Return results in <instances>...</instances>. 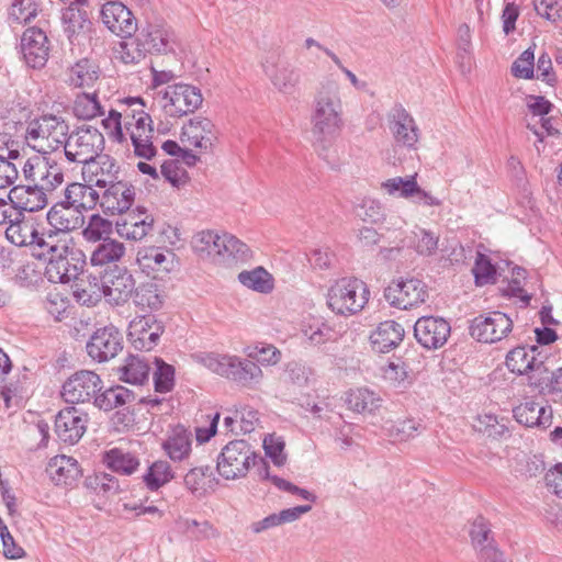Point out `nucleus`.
I'll return each instance as SVG.
<instances>
[{
	"label": "nucleus",
	"instance_id": "1",
	"mask_svg": "<svg viewBox=\"0 0 562 562\" xmlns=\"http://www.w3.org/2000/svg\"><path fill=\"white\" fill-rule=\"evenodd\" d=\"M311 122L315 144L325 150L344 125L342 102L336 85L323 86L317 91Z\"/></svg>",
	"mask_w": 562,
	"mask_h": 562
},
{
	"label": "nucleus",
	"instance_id": "2",
	"mask_svg": "<svg viewBox=\"0 0 562 562\" xmlns=\"http://www.w3.org/2000/svg\"><path fill=\"white\" fill-rule=\"evenodd\" d=\"M40 260L47 261L45 274L50 282L68 283L78 279L86 265V256L82 250L76 248L72 238L48 239L43 241Z\"/></svg>",
	"mask_w": 562,
	"mask_h": 562
},
{
	"label": "nucleus",
	"instance_id": "3",
	"mask_svg": "<svg viewBox=\"0 0 562 562\" xmlns=\"http://www.w3.org/2000/svg\"><path fill=\"white\" fill-rule=\"evenodd\" d=\"M194 359L213 373L241 386H257L263 379V372L259 364L248 357L245 359L235 355L206 352L194 355Z\"/></svg>",
	"mask_w": 562,
	"mask_h": 562
},
{
	"label": "nucleus",
	"instance_id": "4",
	"mask_svg": "<svg viewBox=\"0 0 562 562\" xmlns=\"http://www.w3.org/2000/svg\"><path fill=\"white\" fill-rule=\"evenodd\" d=\"M68 130V123L63 116L44 114L27 124L25 139L29 146L45 155L61 148Z\"/></svg>",
	"mask_w": 562,
	"mask_h": 562
},
{
	"label": "nucleus",
	"instance_id": "5",
	"mask_svg": "<svg viewBox=\"0 0 562 562\" xmlns=\"http://www.w3.org/2000/svg\"><path fill=\"white\" fill-rule=\"evenodd\" d=\"M370 297L368 285L358 278H341L327 292V305L336 314L355 315Z\"/></svg>",
	"mask_w": 562,
	"mask_h": 562
},
{
	"label": "nucleus",
	"instance_id": "6",
	"mask_svg": "<svg viewBox=\"0 0 562 562\" xmlns=\"http://www.w3.org/2000/svg\"><path fill=\"white\" fill-rule=\"evenodd\" d=\"M61 147L69 162L85 167L103 150L104 137L97 127L83 125L68 134Z\"/></svg>",
	"mask_w": 562,
	"mask_h": 562
},
{
	"label": "nucleus",
	"instance_id": "7",
	"mask_svg": "<svg viewBox=\"0 0 562 562\" xmlns=\"http://www.w3.org/2000/svg\"><path fill=\"white\" fill-rule=\"evenodd\" d=\"M256 465V453L245 440L228 442L217 458V471L226 480H236L247 474L250 465Z\"/></svg>",
	"mask_w": 562,
	"mask_h": 562
},
{
	"label": "nucleus",
	"instance_id": "8",
	"mask_svg": "<svg viewBox=\"0 0 562 562\" xmlns=\"http://www.w3.org/2000/svg\"><path fill=\"white\" fill-rule=\"evenodd\" d=\"M203 102L199 88L187 83L169 85L161 98V108L166 115L181 117L193 113Z\"/></svg>",
	"mask_w": 562,
	"mask_h": 562
},
{
	"label": "nucleus",
	"instance_id": "9",
	"mask_svg": "<svg viewBox=\"0 0 562 562\" xmlns=\"http://www.w3.org/2000/svg\"><path fill=\"white\" fill-rule=\"evenodd\" d=\"M386 301L400 310H411L425 303L429 296L427 284L417 278L393 281L384 292Z\"/></svg>",
	"mask_w": 562,
	"mask_h": 562
},
{
	"label": "nucleus",
	"instance_id": "10",
	"mask_svg": "<svg viewBox=\"0 0 562 562\" xmlns=\"http://www.w3.org/2000/svg\"><path fill=\"white\" fill-rule=\"evenodd\" d=\"M102 387V380L95 372L80 370L65 381L61 396L70 404L89 403L91 400L94 401Z\"/></svg>",
	"mask_w": 562,
	"mask_h": 562
},
{
	"label": "nucleus",
	"instance_id": "11",
	"mask_svg": "<svg viewBox=\"0 0 562 562\" xmlns=\"http://www.w3.org/2000/svg\"><path fill=\"white\" fill-rule=\"evenodd\" d=\"M513 329V321L503 312L494 311L474 317L471 336L481 342L493 344L505 338Z\"/></svg>",
	"mask_w": 562,
	"mask_h": 562
},
{
	"label": "nucleus",
	"instance_id": "12",
	"mask_svg": "<svg viewBox=\"0 0 562 562\" xmlns=\"http://www.w3.org/2000/svg\"><path fill=\"white\" fill-rule=\"evenodd\" d=\"M122 349L123 337L112 325L98 328L86 345L88 356L99 363L115 358Z\"/></svg>",
	"mask_w": 562,
	"mask_h": 562
},
{
	"label": "nucleus",
	"instance_id": "13",
	"mask_svg": "<svg viewBox=\"0 0 562 562\" xmlns=\"http://www.w3.org/2000/svg\"><path fill=\"white\" fill-rule=\"evenodd\" d=\"M262 68L272 85L282 93H292L299 83V69L278 52H270L265 56Z\"/></svg>",
	"mask_w": 562,
	"mask_h": 562
},
{
	"label": "nucleus",
	"instance_id": "14",
	"mask_svg": "<svg viewBox=\"0 0 562 562\" xmlns=\"http://www.w3.org/2000/svg\"><path fill=\"white\" fill-rule=\"evenodd\" d=\"M5 236L8 240L19 247H30L32 256L38 259V255L45 250L42 249L43 241L48 239H55L56 235L40 234L34 225L30 221H23L22 217L19 220H11L9 226L5 229Z\"/></svg>",
	"mask_w": 562,
	"mask_h": 562
},
{
	"label": "nucleus",
	"instance_id": "15",
	"mask_svg": "<svg viewBox=\"0 0 562 562\" xmlns=\"http://www.w3.org/2000/svg\"><path fill=\"white\" fill-rule=\"evenodd\" d=\"M450 331V324L441 317L423 316L414 326L416 340L429 350L441 348L447 342Z\"/></svg>",
	"mask_w": 562,
	"mask_h": 562
},
{
	"label": "nucleus",
	"instance_id": "16",
	"mask_svg": "<svg viewBox=\"0 0 562 562\" xmlns=\"http://www.w3.org/2000/svg\"><path fill=\"white\" fill-rule=\"evenodd\" d=\"M88 415L75 406L61 409L55 419V434L64 443H77L87 430Z\"/></svg>",
	"mask_w": 562,
	"mask_h": 562
},
{
	"label": "nucleus",
	"instance_id": "17",
	"mask_svg": "<svg viewBox=\"0 0 562 562\" xmlns=\"http://www.w3.org/2000/svg\"><path fill=\"white\" fill-rule=\"evenodd\" d=\"M165 327L154 315L135 317L128 325V339L138 350H151L162 335Z\"/></svg>",
	"mask_w": 562,
	"mask_h": 562
},
{
	"label": "nucleus",
	"instance_id": "18",
	"mask_svg": "<svg viewBox=\"0 0 562 562\" xmlns=\"http://www.w3.org/2000/svg\"><path fill=\"white\" fill-rule=\"evenodd\" d=\"M103 24L121 37H130L137 31V21L132 11L119 1L104 3L100 11Z\"/></svg>",
	"mask_w": 562,
	"mask_h": 562
},
{
	"label": "nucleus",
	"instance_id": "19",
	"mask_svg": "<svg viewBox=\"0 0 562 562\" xmlns=\"http://www.w3.org/2000/svg\"><path fill=\"white\" fill-rule=\"evenodd\" d=\"M389 128L396 144L414 149L419 139V128L406 109L396 104L389 113Z\"/></svg>",
	"mask_w": 562,
	"mask_h": 562
},
{
	"label": "nucleus",
	"instance_id": "20",
	"mask_svg": "<svg viewBox=\"0 0 562 562\" xmlns=\"http://www.w3.org/2000/svg\"><path fill=\"white\" fill-rule=\"evenodd\" d=\"M47 222L52 229L47 235H56V239L70 238L68 233L83 226L85 216L75 211L74 207L64 203V200L55 203L46 214Z\"/></svg>",
	"mask_w": 562,
	"mask_h": 562
},
{
	"label": "nucleus",
	"instance_id": "21",
	"mask_svg": "<svg viewBox=\"0 0 562 562\" xmlns=\"http://www.w3.org/2000/svg\"><path fill=\"white\" fill-rule=\"evenodd\" d=\"M103 288L110 304L122 305L133 295L135 279L127 269L115 266L103 274Z\"/></svg>",
	"mask_w": 562,
	"mask_h": 562
},
{
	"label": "nucleus",
	"instance_id": "22",
	"mask_svg": "<svg viewBox=\"0 0 562 562\" xmlns=\"http://www.w3.org/2000/svg\"><path fill=\"white\" fill-rule=\"evenodd\" d=\"M120 165L109 155H99L81 170L85 182L104 189L120 180Z\"/></svg>",
	"mask_w": 562,
	"mask_h": 562
},
{
	"label": "nucleus",
	"instance_id": "23",
	"mask_svg": "<svg viewBox=\"0 0 562 562\" xmlns=\"http://www.w3.org/2000/svg\"><path fill=\"white\" fill-rule=\"evenodd\" d=\"M135 200V188L127 181L117 180L104 189L99 205L108 215L123 214L130 210Z\"/></svg>",
	"mask_w": 562,
	"mask_h": 562
},
{
	"label": "nucleus",
	"instance_id": "24",
	"mask_svg": "<svg viewBox=\"0 0 562 562\" xmlns=\"http://www.w3.org/2000/svg\"><path fill=\"white\" fill-rule=\"evenodd\" d=\"M116 233L120 237L139 241L146 236L151 234L154 229V217L147 213L145 209H137L126 214L122 220L115 224Z\"/></svg>",
	"mask_w": 562,
	"mask_h": 562
},
{
	"label": "nucleus",
	"instance_id": "25",
	"mask_svg": "<svg viewBox=\"0 0 562 562\" xmlns=\"http://www.w3.org/2000/svg\"><path fill=\"white\" fill-rule=\"evenodd\" d=\"M21 49L25 63L32 68L43 67L48 58L47 36L36 27L24 31L21 38Z\"/></svg>",
	"mask_w": 562,
	"mask_h": 562
},
{
	"label": "nucleus",
	"instance_id": "26",
	"mask_svg": "<svg viewBox=\"0 0 562 562\" xmlns=\"http://www.w3.org/2000/svg\"><path fill=\"white\" fill-rule=\"evenodd\" d=\"M250 257L251 250L245 243L228 233L220 234L213 263L232 267L238 262L247 261Z\"/></svg>",
	"mask_w": 562,
	"mask_h": 562
},
{
	"label": "nucleus",
	"instance_id": "27",
	"mask_svg": "<svg viewBox=\"0 0 562 562\" xmlns=\"http://www.w3.org/2000/svg\"><path fill=\"white\" fill-rule=\"evenodd\" d=\"M214 124L205 117H195L183 125L180 139L186 146L207 150L215 139Z\"/></svg>",
	"mask_w": 562,
	"mask_h": 562
},
{
	"label": "nucleus",
	"instance_id": "28",
	"mask_svg": "<svg viewBox=\"0 0 562 562\" xmlns=\"http://www.w3.org/2000/svg\"><path fill=\"white\" fill-rule=\"evenodd\" d=\"M8 198L21 214L41 211L48 204V192L32 184L13 187Z\"/></svg>",
	"mask_w": 562,
	"mask_h": 562
},
{
	"label": "nucleus",
	"instance_id": "29",
	"mask_svg": "<svg viewBox=\"0 0 562 562\" xmlns=\"http://www.w3.org/2000/svg\"><path fill=\"white\" fill-rule=\"evenodd\" d=\"M63 200L66 205L83 215L99 204L100 194L90 183L72 182L65 188Z\"/></svg>",
	"mask_w": 562,
	"mask_h": 562
},
{
	"label": "nucleus",
	"instance_id": "30",
	"mask_svg": "<svg viewBox=\"0 0 562 562\" xmlns=\"http://www.w3.org/2000/svg\"><path fill=\"white\" fill-rule=\"evenodd\" d=\"M101 70L99 65L89 58H81L66 71V83L72 88H94L99 82Z\"/></svg>",
	"mask_w": 562,
	"mask_h": 562
},
{
	"label": "nucleus",
	"instance_id": "31",
	"mask_svg": "<svg viewBox=\"0 0 562 562\" xmlns=\"http://www.w3.org/2000/svg\"><path fill=\"white\" fill-rule=\"evenodd\" d=\"M145 103L142 98L130 97L117 101L116 112L130 133L133 127L148 126L153 124L151 117L144 111Z\"/></svg>",
	"mask_w": 562,
	"mask_h": 562
},
{
	"label": "nucleus",
	"instance_id": "32",
	"mask_svg": "<svg viewBox=\"0 0 562 562\" xmlns=\"http://www.w3.org/2000/svg\"><path fill=\"white\" fill-rule=\"evenodd\" d=\"M79 4L74 1L61 12L63 29L70 42L79 36H86L91 29V21L87 11L81 9Z\"/></svg>",
	"mask_w": 562,
	"mask_h": 562
},
{
	"label": "nucleus",
	"instance_id": "33",
	"mask_svg": "<svg viewBox=\"0 0 562 562\" xmlns=\"http://www.w3.org/2000/svg\"><path fill=\"white\" fill-rule=\"evenodd\" d=\"M405 330L401 324L395 321H385L379 324L378 328L371 334L372 347L379 352H389L397 347L404 338Z\"/></svg>",
	"mask_w": 562,
	"mask_h": 562
},
{
	"label": "nucleus",
	"instance_id": "34",
	"mask_svg": "<svg viewBox=\"0 0 562 562\" xmlns=\"http://www.w3.org/2000/svg\"><path fill=\"white\" fill-rule=\"evenodd\" d=\"M46 472L56 484L71 485L81 474L76 459L56 456L47 464Z\"/></svg>",
	"mask_w": 562,
	"mask_h": 562
},
{
	"label": "nucleus",
	"instance_id": "35",
	"mask_svg": "<svg viewBox=\"0 0 562 562\" xmlns=\"http://www.w3.org/2000/svg\"><path fill=\"white\" fill-rule=\"evenodd\" d=\"M516 420L527 427H546L550 425L552 413L546 406L535 401H526L513 411Z\"/></svg>",
	"mask_w": 562,
	"mask_h": 562
},
{
	"label": "nucleus",
	"instance_id": "36",
	"mask_svg": "<svg viewBox=\"0 0 562 562\" xmlns=\"http://www.w3.org/2000/svg\"><path fill=\"white\" fill-rule=\"evenodd\" d=\"M173 254L159 247H144L137 251L136 261L139 268L150 273L154 271H169L173 261Z\"/></svg>",
	"mask_w": 562,
	"mask_h": 562
},
{
	"label": "nucleus",
	"instance_id": "37",
	"mask_svg": "<svg viewBox=\"0 0 562 562\" xmlns=\"http://www.w3.org/2000/svg\"><path fill=\"white\" fill-rule=\"evenodd\" d=\"M102 460L106 468L122 475H132L140 465L135 453L119 447L105 451Z\"/></svg>",
	"mask_w": 562,
	"mask_h": 562
},
{
	"label": "nucleus",
	"instance_id": "38",
	"mask_svg": "<svg viewBox=\"0 0 562 562\" xmlns=\"http://www.w3.org/2000/svg\"><path fill=\"white\" fill-rule=\"evenodd\" d=\"M136 36L146 53H165L169 48L170 32L164 25L148 23Z\"/></svg>",
	"mask_w": 562,
	"mask_h": 562
},
{
	"label": "nucleus",
	"instance_id": "39",
	"mask_svg": "<svg viewBox=\"0 0 562 562\" xmlns=\"http://www.w3.org/2000/svg\"><path fill=\"white\" fill-rule=\"evenodd\" d=\"M191 443V432L182 426H177L162 442V449L170 460L180 462L190 456Z\"/></svg>",
	"mask_w": 562,
	"mask_h": 562
},
{
	"label": "nucleus",
	"instance_id": "40",
	"mask_svg": "<svg viewBox=\"0 0 562 562\" xmlns=\"http://www.w3.org/2000/svg\"><path fill=\"white\" fill-rule=\"evenodd\" d=\"M125 254V246L123 243L109 238L97 244L90 255V263L93 267H103L115 263L122 259Z\"/></svg>",
	"mask_w": 562,
	"mask_h": 562
},
{
	"label": "nucleus",
	"instance_id": "41",
	"mask_svg": "<svg viewBox=\"0 0 562 562\" xmlns=\"http://www.w3.org/2000/svg\"><path fill=\"white\" fill-rule=\"evenodd\" d=\"M528 385L539 393H553L555 380H558V370L552 372L546 366L543 360L538 359L532 364L530 372H526Z\"/></svg>",
	"mask_w": 562,
	"mask_h": 562
},
{
	"label": "nucleus",
	"instance_id": "42",
	"mask_svg": "<svg viewBox=\"0 0 562 562\" xmlns=\"http://www.w3.org/2000/svg\"><path fill=\"white\" fill-rule=\"evenodd\" d=\"M164 291L156 282H143L134 289L133 302L143 310H159L164 304Z\"/></svg>",
	"mask_w": 562,
	"mask_h": 562
},
{
	"label": "nucleus",
	"instance_id": "43",
	"mask_svg": "<svg viewBox=\"0 0 562 562\" xmlns=\"http://www.w3.org/2000/svg\"><path fill=\"white\" fill-rule=\"evenodd\" d=\"M345 401L357 413H373L382 403L380 395L367 387L350 390L346 393Z\"/></svg>",
	"mask_w": 562,
	"mask_h": 562
},
{
	"label": "nucleus",
	"instance_id": "44",
	"mask_svg": "<svg viewBox=\"0 0 562 562\" xmlns=\"http://www.w3.org/2000/svg\"><path fill=\"white\" fill-rule=\"evenodd\" d=\"M72 113L79 120H92L103 115L104 111L97 91L78 93L74 101Z\"/></svg>",
	"mask_w": 562,
	"mask_h": 562
},
{
	"label": "nucleus",
	"instance_id": "45",
	"mask_svg": "<svg viewBox=\"0 0 562 562\" xmlns=\"http://www.w3.org/2000/svg\"><path fill=\"white\" fill-rule=\"evenodd\" d=\"M135 400V394L128 389L116 385L97 394L93 404L103 411H112Z\"/></svg>",
	"mask_w": 562,
	"mask_h": 562
},
{
	"label": "nucleus",
	"instance_id": "46",
	"mask_svg": "<svg viewBox=\"0 0 562 562\" xmlns=\"http://www.w3.org/2000/svg\"><path fill=\"white\" fill-rule=\"evenodd\" d=\"M64 182V172L60 166L52 160L50 158H46L43 170L37 172L32 186L37 187L48 193L55 191L61 183Z\"/></svg>",
	"mask_w": 562,
	"mask_h": 562
},
{
	"label": "nucleus",
	"instance_id": "47",
	"mask_svg": "<svg viewBox=\"0 0 562 562\" xmlns=\"http://www.w3.org/2000/svg\"><path fill=\"white\" fill-rule=\"evenodd\" d=\"M76 299L86 305L97 304L102 296L105 297V288H103V276L98 279L95 277H88L86 281L83 278L79 279L74 291Z\"/></svg>",
	"mask_w": 562,
	"mask_h": 562
},
{
	"label": "nucleus",
	"instance_id": "48",
	"mask_svg": "<svg viewBox=\"0 0 562 562\" xmlns=\"http://www.w3.org/2000/svg\"><path fill=\"white\" fill-rule=\"evenodd\" d=\"M149 366L139 356H130L120 368V379L126 383L140 385L148 380Z\"/></svg>",
	"mask_w": 562,
	"mask_h": 562
},
{
	"label": "nucleus",
	"instance_id": "49",
	"mask_svg": "<svg viewBox=\"0 0 562 562\" xmlns=\"http://www.w3.org/2000/svg\"><path fill=\"white\" fill-rule=\"evenodd\" d=\"M154 128L151 125L148 126H136L130 132V137L134 146V153L136 156L145 159H151L157 150L153 144Z\"/></svg>",
	"mask_w": 562,
	"mask_h": 562
},
{
	"label": "nucleus",
	"instance_id": "50",
	"mask_svg": "<svg viewBox=\"0 0 562 562\" xmlns=\"http://www.w3.org/2000/svg\"><path fill=\"white\" fill-rule=\"evenodd\" d=\"M238 281L246 288L260 293H269L273 289V278L262 267L239 272Z\"/></svg>",
	"mask_w": 562,
	"mask_h": 562
},
{
	"label": "nucleus",
	"instance_id": "51",
	"mask_svg": "<svg viewBox=\"0 0 562 562\" xmlns=\"http://www.w3.org/2000/svg\"><path fill=\"white\" fill-rule=\"evenodd\" d=\"M538 347H531L527 349L526 347H517L509 351L506 357V366L507 368L517 374L525 375L526 372H530L532 369V364L537 360L536 351Z\"/></svg>",
	"mask_w": 562,
	"mask_h": 562
},
{
	"label": "nucleus",
	"instance_id": "52",
	"mask_svg": "<svg viewBox=\"0 0 562 562\" xmlns=\"http://www.w3.org/2000/svg\"><path fill=\"white\" fill-rule=\"evenodd\" d=\"M173 479V472L168 461L157 460L151 463L146 473L143 475V481L147 488L157 491Z\"/></svg>",
	"mask_w": 562,
	"mask_h": 562
},
{
	"label": "nucleus",
	"instance_id": "53",
	"mask_svg": "<svg viewBox=\"0 0 562 562\" xmlns=\"http://www.w3.org/2000/svg\"><path fill=\"white\" fill-rule=\"evenodd\" d=\"M112 229V223L109 220L100 214H92L87 226L82 229V237L88 243L99 244L111 238Z\"/></svg>",
	"mask_w": 562,
	"mask_h": 562
},
{
	"label": "nucleus",
	"instance_id": "54",
	"mask_svg": "<svg viewBox=\"0 0 562 562\" xmlns=\"http://www.w3.org/2000/svg\"><path fill=\"white\" fill-rule=\"evenodd\" d=\"M245 355L261 366H276L281 360V351L273 345L257 342L244 349Z\"/></svg>",
	"mask_w": 562,
	"mask_h": 562
},
{
	"label": "nucleus",
	"instance_id": "55",
	"mask_svg": "<svg viewBox=\"0 0 562 562\" xmlns=\"http://www.w3.org/2000/svg\"><path fill=\"white\" fill-rule=\"evenodd\" d=\"M218 238L220 233L215 231H203L198 233L192 240L194 252L200 258L214 262Z\"/></svg>",
	"mask_w": 562,
	"mask_h": 562
},
{
	"label": "nucleus",
	"instance_id": "56",
	"mask_svg": "<svg viewBox=\"0 0 562 562\" xmlns=\"http://www.w3.org/2000/svg\"><path fill=\"white\" fill-rule=\"evenodd\" d=\"M22 156L18 150H9L8 157L0 156V189L12 186L19 177Z\"/></svg>",
	"mask_w": 562,
	"mask_h": 562
},
{
	"label": "nucleus",
	"instance_id": "57",
	"mask_svg": "<svg viewBox=\"0 0 562 562\" xmlns=\"http://www.w3.org/2000/svg\"><path fill=\"white\" fill-rule=\"evenodd\" d=\"M127 40L122 41L116 49V58H119L125 65L139 64L146 57V50L142 47V43L138 37H126Z\"/></svg>",
	"mask_w": 562,
	"mask_h": 562
},
{
	"label": "nucleus",
	"instance_id": "58",
	"mask_svg": "<svg viewBox=\"0 0 562 562\" xmlns=\"http://www.w3.org/2000/svg\"><path fill=\"white\" fill-rule=\"evenodd\" d=\"M416 177L417 175L406 178L394 177L382 182L381 187L389 195L411 199L414 195V191L417 190Z\"/></svg>",
	"mask_w": 562,
	"mask_h": 562
},
{
	"label": "nucleus",
	"instance_id": "59",
	"mask_svg": "<svg viewBox=\"0 0 562 562\" xmlns=\"http://www.w3.org/2000/svg\"><path fill=\"white\" fill-rule=\"evenodd\" d=\"M423 430V425L413 419H398L386 427L387 435L395 441H407L415 438Z\"/></svg>",
	"mask_w": 562,
	"mask_h": 562
},
{
	"label": "nucleus",
	"instance_id": "60",
	"mask_svg": "<svg viewBox=\"0 0 562 562\" xmlns=\"http://www.w3.org/2000/svg\"><path fill=\"white\" fill-rule=\"evenodd\" d=\"M156 371L154 372L155 390L159 393L169 392L175 384V369L164 360L156 358Z\"/></svg>",
	"mask_w": 562,
	"mask_h": 562
},
{
	"label": "nucleus",
	"instance_id": "61",
	"mask_svg": "<svg viewBox=\"0 0 562 562\" xmlns=\"http://www.w3.org/2000/svg\"><path fill=\"white\" fill-rule=\"evenodd\" d=\"M512 74L516 78L532 79L535 74V54L531 48L524 50L512 65Z\"/></svg>",
	"mask_w": 562,
	"mask_h": 562
},
{
	"label": "nucleus",
	"instance_id": "62",
	"mask_svg": "<svg viewBox=\"0 0 562 562\" xmlns=\"http://www.w3.org/2000/svg\"><path fill=\"white\" fill-rule=\"evenodd\" d=\"M470 538L472 546L477 551L486 543L494 541L488 522L483 517H477L471 525Z\"/></svg>",
	"mask_w": 562,
	"mask_h": 562
},
{
	"label": "nucleus",
	"instance_id": "63",
	"mask_svg": "<svg viewBox=\"0 0 562 562\" xmlns=\"http://www.w3.org/2000/svg\"><path fill=\"white\" fill-rule=\"evenodd\" d=\"M476 429L494 439L503 437L508 432V428L494 415H483L477 419Z\"/></svg>",
	"mask_w": 562,
	"mask_h": 562
},
{
	"label": "nucleus",
	"instance_id": "64",
	"mask_svg": "<svg viewBox=\"0 0 562 562\" xmlns=\"http://www.w3.org/2000/svg\"><path fill=\"white\" fill-rule=\"evenodd\" d=\"M284 446V440L274 435H269L263 439L266 456L269 457L277 467H282L286 461Z\"/></svg>",
	"mask_w": 562,
	"mask_h": 562
}]
</instances>
